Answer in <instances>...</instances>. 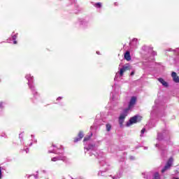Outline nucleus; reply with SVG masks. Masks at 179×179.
<instances>
[{
	"label": "nucleus",
	"mask_w": 179,
	"mask_h": 179,
	"mask_svg": "<svg viewBox=\"0 0 179 179\" xmlns=\"http://www.w3.org/2000/svg\"><path fill=\"white\" fill-rule=\"evenodd\" d=\"M92 136H93V134L90 133L89 136L84 138L83 143L85 145V153H88V155H90L91 157H93V159H99V164L101 166L103 170L98 173V176H104L103 175V173L110 170V164L106 161V158L104 157L105 155L103 152L100 150L96 151V145L93 143H90V138H92Z\"/></svg>",
	"instance_id": "obj_1"
},
{
	"label": "nucleus",
	"mask_w": 179,
	"mask_h": 179,
	"mask_svg": "<svg viewBox=\"0 0 179 179\" xmlns=\"http://www.w3.org/2000/svg\"><path fill=\"white\" fill-rule=\"evenodd\" d=\"M142 52L145 55H151L150 58L148 59V62L143 63L145 66H148V68H151L152 65L155 64V55L157 54L156 52L153 51V48L148 45H144L142 47Z\"/></svg>",
	"instance_id": "obj_2"
},
{
	"label": "nucleus",
	"mask_w": 179,
	"mask_h": 179,
	"mask_svg": "<svg viewBox=\"0 0 179 179\" xmlns=\"http://www.w3.org/2000/svg\"><path fill=\"white\" fill-rule=\"evenodd\" d=\"M132 69V66H131L130 64H126L122 66L121 69H119L115 76V80H120L122 76H124V73L127 72V71H131Z\"/></svg>",
	"instance_id": "obj_3"
},
{
	"label": "nucleus",
	"mask_w": 179,
	"mask_h": 179,
	"mask_svg": "<svg viewBox=\"0 0 179 179\" xmlns=\"http://www.w3.org/2000/svg\"><path fill=\"white\" fill-rule=\"evenodd\" d=\"M49 153H55V155H61L60 156H64V148L62 145L57 147L55 145H52L48 150Z\"/></svg>",
	"instance_id": "obj_4"
},
{
	"label": "nucleus",
	"mask_w": 179,
	"mask_h": 179,
	"mask_svg": "<svg viewBox=\"0 0 179 179\" xmlns=\"http://www.w3.org/2000/svg\"><path fill=\"white\" fill-rule=\"evenodd\" d=\"M29 89L34 96V103H36V100H41V96H40V94L36 90V87L34 85H31Z\"/></svg>",
	"instance_id": "obj_5"
},
{
	"label": "nucleus",
	"mask_w": 179,
	"mask_h": 179,
	"mask_svg": "<svg viewBox=\"0 0 179 179\" xmlns=\"http://www.w3.org/2000/svg\"><path fill=\"white\" fill-rule=\"evenodd\" d=\"M76 24H79L82 29H86V27H89V21L86 18H79Z\"/></svg>",
	"instance_id": "obj_6"
},
{
	"label": "nucleus",
	"mask_w": 179,
	"mask_h": 179,
	"mask_svg": "<svg viewBox=\"0 0 179 179\" xmlns=\"http://www.w3.org/2000/svg\"><path fill=\"white\" fill-rule=\"evenodd\" d=\"M127 115H128V109H124L119 117V124L121 128H122L124 121H125V118L127 117Z\"/></svg>",
	"instance_id": "obj_7"
},
{
	"label": "nucleus",
	"mask_w": 179,
	"mask_h": 179,
	"mask_svg": "<svg viewBox=\"0 0 179 179\" xmlns=\"http://www.w3.org/2000/svg\"><path fill=\"white\" fill-rule=\"evenodd\" d=\"M142 120V117L139 115H136L131 118L127 122L126 127H131L133 124H136V122H139Z\"/></svg>",
	"instance_id": "obj_8"
},
{
	"label": "nucleus",
	"mask_w": 179,
	"mask_h": 179,
	"mask_svg": "<svg viewBox=\"0 0 179 179\" xmlns=\"http://www.w3.org/2000/svg\"><path fill=\"white\" fill-rule=\"evenodd\" d=\"M61 160L64 163H69V159L65 155H59L51 159L52 162H58Z\"/></svg>",
	"instance_id": "obj_9"
},
{
	"label": "nucleus",
	"mask_w": 179,
	"mask_h": 179,
	"mask_svg": "<svg viewBox=\"0 0 179 179\" xmlns=\"http://www.w3.org/2000/svg\"><path fill=\"white\" fill-rule=\"evenodd\" d=\"M135 104H136V96H132L129 102V106L124 110H127L129 111V110H132L134 107H135Z\"/></svg>",
	"instance_id": "obj_10"
},
{
	"label": "nucleus",
	"mask_w": 179,
	"mask_h": 179,
	"mask_svg": "<svg viewBox=\"0 0 179 179\" xmlns=\"http://www.w3.org/2000/svg\"><path fill=\"white\" fill-rule=\"evenodd\" d=\"M25 79L28 81V85L30 89V86H34V77L31 76V74H27L25 76Z\"/></svg>",
	"instance_id": "obj_11"
},
{
	"label": "nucleus",
	"mask_w": 179,
	"mask_h": 179,
	"mask_svg": "<svg viewBox=\"0 0 179 179\" xmlns=\"http://www.w3.org/2000/svg\"><path fill=\"white\" fill-rule=\"evenodd\" d=\"M28 139L29 140V143H27V146H33V142L34 143H37V139H36L33 134L29 136Z\"/></svg>",
	"instance_id": "obj_12"
},
{
	"label": "nucleus",
	"mask_w": 179,
	"mask_h": 179,
	"mask_svg": "<svg viewBox=\"0 0 179 179\" xmlns=\"http://www.w3.org/2000/svg\"><path fill=\"white\" fill-rule=\"evenodd\" d=\"M171 164H173V158H170L169 161L167 162L165 166L162 170V173H165L166 170H169V167H171Z\"/></svg>",
	"instance_id": "obj_13"
},
{
	"label": "nucleus",
	"mask_w": 179,
	"mask_h": 179,
	"mask_svg": "<svg viewBox=\"0 0 179 179\" xmlns=\"http://www.w3.org/2000/svg\"><path fill=\"white\" fill-rule=\"evenodd\" d=\"M130 47L131 48H136V47H138V38H134L132 39V41L130 42Z\"/></svg>",
	"instance_id": "obj_14"
},
{
	"label": "nucleus",
	"mask_w": 179,
	"mask_h": 179,
	"mask_svg": "<svg viewBox=\"0 0 179 179\" xmlns=\"http://www.w3.org/2000/svg\"><path fill=\"white\" fill-rule=\"evenodd\" d=\"M155 147H156V148H158V149H159V150L162 151V152H161V154H162V155H164V153H166V150H167L166 148H164V147L163 145H160V144H159V143H157V144L155 145Z\"/></svg>",
	"instance_id": "obj_15"
},
{
	"label": "nucleus",
	"mask_w": 179,
	"mask_h": 179,
	"mask_svg": "<svg viewBox=\"0 0 179 179\" xmlns=\"http://www.w3.org/2000/svg\"><path fill=\"white\" fill-rule=\"evenodd\" d=\"M144 178L145 179H150V176H149V175H146ZM152 179H160V174H159V173L156 172L154 173L153 176H152Z\"/></svg>",
	"instance_id": "obj_16"
},
{
	"label": "nucleus",
	"mask_w": 179,
	"mask_h": 179,
	"mask_svg": "<svg viewBox=\"0 0 179 179\" xmlns=\"http://www.w3.org/2000/svg\"><path fill=\"white\" fill-rule=\"evenodd\" d=\"M83 136H84L83 131H80L79 134H78V137H76L74 139V142L75 143L79 142V141H80L82 139V138H83Z\"/></svg>",
	"instance_id": "obj_17"
},
{
	"label": "nucleus",
	"mask_w": 179,
	"mask_h": 179,
	"mask_svg": "<svg viewBox=\"0 0 179 179\" xmlns=\"http://www.w3.org/2000/svg\"><path fill=\"white\" fill-rule=\"evenodd\" d=\"M124 59H126L127 61H131V53L129 52V51H127L124 53Z\"/></svg>",
	"instance_id": "obj_18"
},
{
	"label": "nucleus",
	"mask_w": 179,
	"mask_h": 179,
	"mask_svg": "<svg viewBox=\"0 0 179 179\" xmlns=\"http://www.w3.org/2000/svg\"><path fill=\"white\" fill-rule=\"evenodd\" d=\"M158 80L163 86H164V87H167V86H169L167 82L164 81L163 78H158Z\"/></svg>",
	"instance_id": "obj_19"
},
{
	"label": "nucleus",
	"mask_w": 179,
	"mask_h": 179,
	"mask_svg": "<svg viewBox=\"0 0 179 179\" xmlns=\"http://www.w3.org/2000/svg\"><path fill=\"white\" fill-rule=\"evenodd\" d=\"M156 108H157V106H153L152 107V110L151 111V117H155V115H157V111Z\"/></svg>",
	"instance_id": "obj_20"
},
{
	"label": "nucleus",
	"mask_w": 179,
	"mask_h": 179,
	"mask_svg": "<svg viewBox=\"0 0 179 179\" xmlns=\"http://www.w3.org/2000/svg\"><path fill=\"white\" fill-rule=\"evenodd\" d=\"M94 6L97 9H100L101 6H103V4L101 2L95 3H94Z\"/></svg>",
	"instance_id": "obj_21"
},
{
	"label": "nucleus",
	"mask_w": 179,
	"mask_h": 179,
	"mask_svg": "<svg viewBox=\"0 0 179 179\" xmlns=\"http://www.w3.org/2000/svg\"><path fill=\"white\" fill-rule=\"evenodd\" d=\"M157 141H162L163 139V134L159 133L157 137Z\"/></svg>",
	"instance_id": "obj_22"
},
{
	"label": "nucleus",
	"mask_w": 179,
	"mask_h": 179,
	"mask_svg": "<svg viewBox=\"0 0 179 179\" xmlns=\"http://www.w3.org/2000/svg\"><path fill=\"white\" fill-rule=\"evenodd\" d=\"M106 131L108 132H110L111 131V124H106Z\"/></svg>",
	"instance_id": "obj_23"
},
{
	"label": "nucleus",
	"mask_w": 179,
	"mask_h": 179,
	"mask_svg": "<svg viewBox=\"0 0 179 179\" xmlns=\"http://www.w3.org/2000/svg\"><path fill=\"white\" fill-rule=\"evenodd\" d=\"M145 131H146L145 129H143L141 130L140 136H143V134H145Z\"/></svg>",
	"instance_id": "obj_24"
},
{
	"label": "nucleus",
	"mask_w": 179,
	"mask_h": 179,
	"mask_svg": "<svg viewBox=\"0 0 179 179\" xmlns=\"http://www.w3.org/2000/svg\"><path fill=\"white\" fill-rule=\"evenodd\" d=\"M23 151L25 152V153H29L30 150L29 149V148H24Z\"/></svg>",
	"instance_id": "obj_25"
},
{
	"label": "nucleus",
	"mask_w": 179,
	"mask_h": 179,
	"mask_svg": "<svg viewBox=\"0 0 179 179\" xmlns=\"http://www.w3.org/2000/svg\"><path fill=\"white\" fill-rule=\"evenodd\" d=\"M2 178V167L0 166V179Z\"/></svg>",
	"instance_id": "obj_26"
},
{
	"label": "nucleus",
	"mask_w": 179,
	"mask_h": 179,
	"mask_svg": "<svg viewBox=\"0 0 179 179\" xmlns=\"http://www.w3.org/2000/svg\"><path fill=\"white\" fill-rule=\"evenodd\" d=\"M13 40H16V38L17 37V34H14L13 35Z\"/></svg>",
	"instance_id": "obj_27"
},
{
	"label": "nucleus",
	"mask_w": 179,
	"mask_h": 179,
	"mask_svg": "<svg viewBox=\"0 0 179 179\" xmlns=\"http://www.w3.org/2000/svg\"><path fill=\"white\" fill-rule=\"evenodd\" d=\"M131 76H134L135 75V71L131 72Z\"/></svg>",
	"instance_id": "obj_28"
},
{
	"label": "nucleus",
	"mask_w": 179,
	"mask_h": 179,
	"mask_svg": "<svg viewBox=\"0 0 179 179\" xmlns=\"http://www.w3.org/2000/svg\"><path fill=\"white\" fill-rule=\"evenodd\" d=\"M59 100H62V96H59V97L57 99V101H59Z\"/></svg>",
	"instance_id": "obj_29"
},
{
	"label": "nucleus",
	"mask_w": 179,
	"mask_h": 179,
	"mask_svg": "<svg viewBox=\"0 0 179 179\" xmlns=\"http://www.w3.org/2000/svg\"><path fill=\"white\" fill-rule=\"evenodd\" d=\"M135 159V157L134 156H130V160H134Z\"/></svg>",
	"instance_id": "obj_30"
},
{
	"label": "nucleus",
	"mask_w": 179,
	"mask_h": 179,
	"mask_svg": "<svg viewBox=\"0 0 179 179\" xmlns=\"http://www.w3.org/2000/svg\"><path fill=\"white\" fill-rule=\"evenodd\" d=\"M155 103L156 106H157V104H159V100H155Z\"/></svg>",
	"instance_id": "obj_31"
},
{
	"label": "nucleus",
	"mask_w": 179,
	"mask_h": 179,
	"mask_svg": "<svg viewBox=\"0 0 179 179\" xmlns=\"http://www.w3.org/2000/svg\"><path fill=\"white\" fill-rule=\"evenodd\" d=\"M30 177H32V176L31 175H27L25 176V178H30Z\"/></svg>",
	"instance_id": "obj_32"
},
{
	"label": "nucleus",
	"mask_w": 179,
	"mask_h": 179,
	"mask_svg": "<svg viewBox=\"0 0 179 179\" xmlns=\"http://www.w3.org/2000/svg\"><path fill=\"white\" fill-rule=\"evenodd\" d=\"M111 99H112V100H113V101L115 100V97L114 96L113 94H112Z\"/></svg>",
	"instance_id": "obj_33"
},
{
	"label": "nucleus",
	"mask_w": 179,
	"mask_h": 179,
	"mask_svg": "<svg viewBox=\"0 0 179 179\" xmlns=\"http://www.w3.org/2000/svg\"><path fill=\"white\" fill-rule=\"evenodd\" d=\"M13 44H17V41H13Z\"/></svg>",
	"instance_id": "obj_34"
},
{
	"label": "nucleus",
	"mask_w": 179,
	"mask_h": 179,
	"mask_svg": "<svg viewBox=\"0 0 179 179\" xmlns=\"http://www.w3.org/2000/svg\"><path fill=\"white\" fill-rule=\"evenodd\" d=\"M115 6H117V5H118V3H115Z\"/></svg>",
	"instance_id": "obj_35"
},
{
	"label": "nucleus",
	"mask_w": 179,
	"mask_h": 179,
	"mask_svg": "<svg viewBox=\"0 0 179 179\" xmlns=\"http://www.w3.org/2000/svg\"><path fill=\"white\" fill-rule=\"evenodd\" d=\"M172 179H179L178 178H173Z\"/></svg>",
	"instance_id": "obj_36"
},
{
	"label": "nucleus",
	"mask_w": 179,
	"mask_h": 179,
	"mask_svg": "<svg viewBox=\"0 0 179 179\" xmlns=\"http://www.w3.org/2000/svg\"><path fill=\"white\" fill-rule=\"evenodd\" d=\"M96 54H99V52H96Z\"/></svg>",
	"instance_id": "obj_37"
},
{
	"label": "nucleus",
	"mask_w": 179,
	"mask_h": 179,
	"mask_svg": "<svg viewBox=\"0 0 179 179\" xmlns=\"http://www.w3.org/2000/svg\"><path fill=\"white\" fill-rule=\"evenodd\" d=\"M92 128H93V127H91V129H92Z\"/></svg>",
	"instance_id": "obj_38"
},
{
	"label": "nucleus",
	"mask_w": 179,
	"mask_h": 179,
	"mask_svg": "<svg viewBox=\"0 0 179 179\" xmlns=\"http://www.w3.org/2000/svg\"><path fill=\"white\" fill-rule=\"evenodd\" d=\"M145 149H148V148H145Z\"/></svg>",
	"instance_id": "obj_39"
}]
</instances>
